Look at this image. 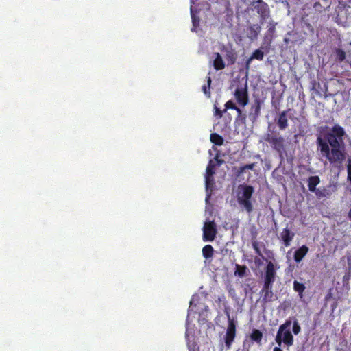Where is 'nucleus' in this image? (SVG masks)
Listing matches in <instances>:
<instances>
[{"label": "nucleus", "instance_id": "45", "mask_svg": "<svg viewBox=\"0 0 351 351\" xmlns=\"http://www.w3.org/2000/svg\"><path fill=\"white\" fill-rule=\"evenodd\" d=\"M350 274H346L343 276V282H346V281H348L349 279H350Z\"/></svg>", "mask_w": 351, "mask_h": 351}, {"label": "nucleus", "instance_id": "14", "mask_svg": "<svg viewBox=\"0 0 351 351\" xmlns=\"http://www.w3.org/2000/svg\"><path fill=\"white\" fill-rule=\"evenodd\" d=\"M289 110H284L280 113L277 120V124L281 130H285L288 127L287 113Z\"/></svg>", "mask_w": 351, "mask_h": 351}, {"label": "nucleus", "instance_id": "2", "mask_svg": "<svg viewBox=\"0 0 351 351\" xmlns=\"http://www.w3.org/2000/svg\"><path fill=\"white\" fill-rule=\"evenodd\" d=\"M241 191L238 194L237 202L241 206L245 209L248 213H251L253 210V205L251 198L254 192V187L250 185H240Z\"/></svg>", "mask_w": 351, "mask_h": 351}, {"label": "nucleus", "instance_id": "8", "mask_svg": "<svg viewBox=\"0 0 351 351\" xmlns=\"http://www.w3.org/2000/svg\"><path fill=\"white\" fill-rule=\"evenodd\" d=\"M254 10H256L261 18L265 19L269 13L268 5L263 0L254 1L252 4Z\"/></svg>", "mask_w": 351, "mask_h": 351}, {"label": "nucleus", "instance_id": "31", "mask_svg": "<svg viewBox=\"0 0 351 351\" xmlns=\"http://www.w3.org/2000/svg\"><path fill=\"white\" fill-rule=\"evenodd\" d=\"M246 116L245 114H242L241 116L237 115L236 117V122L239 124H245Z\"/></svg>", "mask_w": 351, "mask_h": 351}, {"label": "nucleus", "instance_id": "16", "mask_svg": "<svg viewBox=\"0 0 351 351\" xmlns=\"http://www.w3.org/2000/svg\"><path fill=\"white\" fill-rule=\"evenodd\" d=\"M225 59L228 62V65H232L236 62L237 54L232 49H226Z\"/></svg>", "mask_w": 351, "mask_h": 351}, {"label": "nucleus", "instance_id": "7", "mask_svg": "<svg viewBox=\"0 0 351 351\" xmlns=\"http://www.w3.org/2000/svg\"><path fill=\"white\" fill-rule=\"evenodd\" d=\"M234 97L239 105L243 107L245 106L249 101L247 86L245 85L244 88H237L234 92Z\"/></svg>", "mask_w": 351, "mask_h": 351}, {"label": "nucleus", "instance_id": "3", "mask_svg": "<svg viewBox=\"0 0 351 351\" xmlns=\"http://www.w3.org/2000/svg\"><path fill=\"white\" fill-rule=\"evenodd\" d=\"M291 321L287 319L285 322L279 326L278 330L276 336V342L280 346L283 343L287 347L291 346L293 344V336L290 331V326Z\"/></svg>", "mask_w": 351, "mask_h": 351}, {"label": "nucleus", "instance_id": "5", "mask_svg": "<svg viewBox=\"0 0 351 351\" xmlns=\"http://www.w3.org/2000/svg\"><path fill=\"white\" fill-rule=\"evenodd\" d=\"M216 225L214 221L205 223L203 228V239L204 241H213L217 234Z\"/></svg>", "mask_w": 351, "mask_h": 351}, {"label": "nucleus", "instance_id": "9", "mask_svg": "<svg viewBox=\"0 0 351 351\" xmlns=\"http://www.w3.org/2000/svg\"><path fill=\"white\" fill-rule=\"evenodd\" d=\"M295 237V234L287 227L284 228L280 233V239L285 247L291 245V243Z\"/></svg>", "mask_w": 351, "mask_h": 351}, {"label": "nucleus", "instance_id": "33", "mask_svg": "<svg viewBox=\"0 0 351 351\" xmlns=\"http://www.w3.org/2000/svg\"><path fill=\"white\" fill-rule=\"evenodd\" d=\"M213 160H215L216 162H215L216 166H220L224 162V160L223 159L219 158V156L218 154L215 155Z\"/></svg>", "mask_w": 351, "mask_h": 351}, {"label": "nucleus", "instance_id": "30", "mask_svg": "<svg viewBox=\"0 0 351 351\" xmlns=\"http://www.w3.org/2000/svg\"><path fill=\"white\" fill-rule=\"evenodd\" d=\"M293 332L297 335L300 332L301 327L297 321H295L293 324Z\"/></svg>", "mask_w": 351, "mask_h": 351}, {"label": "nucleus", "instance_id": "40", "mask_svg": "<svg viewBox=\"0 0 351 351\" xmlns=\"http://www.w3.org/2000/svg\"><path fill=\"white\" fill-rule=\"evenodd\" d=\"M245 170H246V169H245V168H244V165H243V166H241V167H239V169H238L237 174H238L239 176H240V175L243 174V173L245 172Z\"/></svg>", "mask_w": 351, "mask_h": 351}, {"label": "nucleus", "instance_id": "25", "mask_svg": "<svg viewBox=\"0 0 351 351\" xmlns=\"http://www.w3.org/2000/svg\"><path fill=\"white\" fill-rule=\"evenodd\" d=\"M264 58V52L260 49H256L251 55V59L261 61Z\"/></svg>", "mask_w": 351, "mask_h": 351}, {"label": "nucleus", "instance_id": "29", "mask_svg": "<svg viewBox=\"0 0 351 351\" xmlns=\"http://www.w3.org/2000/svg\"><path fill=\"white\" fill-rule=\"evenodd\" d=\"M274 281H269V280H263V287L262 288V289L263 290H272V288H273V284H274Z\"/></svg>", "mask_w": 351, "mask_h": 351}, {"label": "nucleus", "instance_id": "15", "mask_svg": "<svg viewBox=\"0 0 351 351\" xmlns=\"http://www.w3.org/2000/svg\"><path fill=\"white\" fill-rule=\"evenodd\" d=\"M214 56H215L213 60V67L217 71L223 69L226 66V64L221 56L218 52L215 53Z\"/></svg>", "mask_w": 351, "mask_h": 351}, {"label": "nucleus", "instance_id": "28", "mask_svg": "<svg viewBox=\"0 0 351 351\" xmlns=\"http://www.w3.org/2000/svg\"><path fill=\"white\" fill-rule=\"evenodd\" d=\"M336 58L339 62H343L346 59V52L341 49H337L335 51Z\"/></svg>", "mask_w": 351, "mask_h": 351}, {"label": "nucleus", "instance_id": "41", "mask_svg": "<svg viewBox=\"0 0 351 351\" xmlns=\"http://www.w3.org/2000/svg\"><path fill=\"white\" fill-rule=\"evenodd\" d=\"M191 16H192V21H193V26H195L196 25V23H199V20L196 19V17L193 14V12L191 11Z\"/></svg>", "mask_w": 351, "mask_h": 351}, {"label": "nucleus", "instance_id": "26", "mask_svg": "<svg viewBox=\"0 0 351 351\" xmlns=\"http://www.w3.org/2000/svg\"><path fill=\"white\" fill-rule=\"evenodd\" d=\"M210 84H211V77L210 76H208L207 77V84H205V85L202 86V88L204 93L208 97H210Z\"/></svg>", "mask_w": 351, "mask_h": 351}, {"label": "nucleus", "instance_id": "11", "mask_svg": "<svg viewBox=\"0 0 351 351\" xmlns=\"http://www.w3.org/2000/svg\"><path fill=\"white\" fill-rule=\"evenodd\" d=\"M276 277V271L274 263L271 261H269L267 263L265 267V272L264 279L275 282Z\"/></svg>", "mask_w": 351, "mask_h": 351}, {"label": "nucleus", "instance_id": "6", "mask_svg": "<svg viewBox=\"0 0 351 351\" xmlns=\"http://www.w3.org/2000/svg\"><path fill=\"white\" fill-rule=\"evenodd\" d=\"M236 337V325L233 320H230L224 337L225 344L227 349H230Z\"/></svg>", "mask_w": 351, "mask_h": 351}, {"label": "nucleus", "instance_id": "50", "mask_svg": "<svg viewBox=\"0 0 351 351\" xmlns=\"http://www.w3.org/2000/svg\"><path fill=\"white\" fill-rule=\"evenodd\" d=\"M318 4H319V3L316 1V2L315 3V4H314V7H315V8H317V5H318Z\"/></svg>", "mask_w": 351, "mask_h": 351}, {"label": "nucleus", "instance_id": "23", "mask_svg": "<svg viewBox=\"0 0 351 351\" xmlns=\"http://www.w3.org/2000/svg\"><path fill=\"white\" fill-rule=\"evenodd\" d=\"M216 165L213 160H210L206 167V176H213L215 173Z\"/></svg>", "mask_w": 351, "mask_h": 351}, {"label": "nucleus", "instance_id": "10", "mask_svg": "<svg viewBox=\"0 0 351 351\" xmlns=\"http://www.w3.org/2000/svg\"><path fill=\"white\" fill-rule=\"evenodd\" d=\"M261 113V102L259 100H255L254 103L251 106L249 118L252 122H255L258 118Z\"/></svg>", "mask_w": 351, "mask_h": 351}, {"label": "nucleus", "instance_id": "24", "mask_svg": "<svg viewBox=\"0 0 351 351\" xmlns=\"http://www.w3.org/2000/svg\"><path fill=\"white\" fill-rule=\"evenodd\" d=\"M247 269V268L245 265H239V264H236L235 275L239 277H243L246 274Z\"/></svg>", "mask_w": 351, "mask_h": 351}, {"label": "nucleus", "instance_id": "18", "mask_svg": "<svg viewBox=\"0 0 351 351\" xmlns=\"http://www.w3.org/2000/svg\"><path fill=\"white\" fill-rule=\"evenodd\" d=\"M261 297H262V303L264 304H267L269 302H271L272 300L274 293L272 290H263L261 289Z\"/></svg>", "mask_w": 351, "mask_h": 351}, {"label": "nucleus", "instance_id": "48", "mask_svg": "<svg viewBox=\"0 0 351 351\" xmlns=\"http://www.w3.org/2000/svg\"><path fill=\"white\" fill-rule=\"evenodd\" d=\"M274 31V28L271 27L269 29L268 32L272 33Z\"/></svg>", "mask_w": 351, "mask_h": 351}, {"label": "nucleus", "instance_id": "21", "mask_svg": "<svg viewBox=\"0 0 351 351\" xmlns=\"http://www.w3.org/2000/svg\"><path fill=\"white\" fill-rule=\"evenodd\" d=\"M248 30H249L248 36L250 38L254 39V38H257V36L260 32L261 27L258 25H253L249 27Z\"/></svg>", "mask_w": 351, "mask_h": 351}, {"label": "nucleus", "instance_id": "1", "mask_svg": "<svg viewBox=\"0 0 351 351\" xmlns=\"http://www.w3.org/2000/svg\"><path fill=\"white\" fill-rule=\"evenodd\" d=\"M344 128L339 124L334 125L324 135L317 138L316 143L321 154L334 167L340 169L346 158Z\"/></svg>", "mask_w": 351, "mask_h": 351}, {"label": "nucleus", "instance_id": "4", "mask_svg": "<svg viewBox=\"0 0 351 351\" xmlns=\"http://www.w3.org/2000/svg\"><path fill=\"white\" fill-rule=\"evenodd\" d=\"M264 140L269 143L271 147L276 151L280 156L285 151V138L280 136L279 133L276 132L267 133L264 137Z\"/></svg>", "mask_w": 351, "mask_h": 351}, {"label": "nucleus", "instance_id": "44", "mask_svg": "<svg viewBox=\"0 0 351 351\" xmlns=\"http://www.w3.org/2000/svg\"><path fill=\"white\" fill-rule=\"evenodd\" d=\"M234 110H236V111H237V115L241 116L242 114H243L242 113L241 110L239 108H238L237 106L236 107V109H234Z\"/></svg>", "mask_w": 351, "mask_h": 351}, {"label": "nucleus", "instance_id": "32", "mask_svg": "<svg viewBox=\"0 0 351 351\" xmlns=\"http://www.w3.org/2000/svg\"><path fill=\"white\" fill-rule=\"evenodd\" d=\"M225 107H226L225 110H226L227 109L234 110V109H236L237 106L232 100H229L225 104Z\"/></svg>", "mask_w": 351, "mask_h": 351}, {"label": "nucleus", "instance_id": "19", "mask_svg": "<svg viewBox=\"0 0 351 351\" xmlns=\"http://www.w3.org/2000/svg\"><path fill=\"white\" fill-rule=\"evenodd\" d=\"M306 289V287L303 283L299 282L297 280L293 281V290L298 293V295L300 298H302L304 296V291Z\"/></svg>", "mask_w": 351, "mask_h": 351}, {"label": "nucleus", "instance_id": "42", "mask_svg": "<svg viewBox=\"0 0 351 351\" xmlns=\"http://www.w3.org/2000/svg\"><path fill=\"white\" fill-rule=\"evenodd\" d=\"M254 59H251V56L246 60L245 67L246 69H249L250 63Z\"/></svg>", "mask_w": 351, "mask_h": 351}, {"label": "nucleus", "instance_id": "51", "mask_svg": "<svg viewBox=\"0 0 351 351\" xmlns=\"http://www.w3.org/2000/svg\"><path fill=\"white\" fill-rule=\"evenodd\" d=\"M218 300H219V302H220L221 301V298H218Z\"/></svg>", "mask_w": 351, "mask_h": 351}, {"label": "nucleus", "instance_id": "27", "mask_svg": "<svg viewBox=\"0 0 351 351\" xmlns=\"http://www.w3.org/2000/svg\"><path fill=\"white\" fill-rule=\"evenodd\" d=\"M205 183L206 190L210 189L212 191L213 187L215 184V180L213 179V176H205Z\"/></svg>", "mask_w": 351, "mask_h": 351}, {"label": "nucleus", "instance_id": "36", "mask_svg": "<svg viewBox=\"0 0 351 351\" xmlns=\"http://www.w3.org/2000/svg\"><path fill=\"white\" fill-rule=\"evenodd\" d=\"M312 192L315 193V195L317 197H322L324 196V193L321 190H319V189H315V191H312Z\"/></svg>", "mask_w": 351, "mask_h": 351}, {"label": "nucleus", "instance_id": "39", "mask_svg": "<svg viewBox=\"0 0 351 351\" xmlns=\"http://www.w3.org/2000/svg\"><path fill=\"white\" fill-rule=\"evenodd\" d=\"M215 115L221 118L223 115V111L215 107Z\"/></svg>", "mask_w": 351, "mask_h": 351}, {"label": "nucleus", "instance_id": "47", "mask_svg": "<svg viewBox=\"0 0 351 351\" xmlns=\"http://www.w3.org/2000/svg\"><path fill=\"white\" fill-rule=\"evenodd\" d=\"M326 6H328V0H322Z\"/></svg>", "mask_w": 351, "mask_h": 351}, {"label": "nucleus", "instance_id": "37", "mask_svg": "<svg viewBox=\"0 0 351 351\" xmlns=\"http://www.w3.org/2000/svg\"><path fill=\"white\" fill-rule=\"evenodd\" d=\"M230 308L228 306H226L225 308H224V313H225L226 315L228 317V322H230V320H232L230 319Z\"/></svg>", "mask_w": 351, "mask_h": 351}, {"label": "nucleus", "instance_id": "38", "mask_svg": "<svg viewBox=\"0 0 351 351\" xmlns=\"http://www.w3.org/2000/svg\"><path fill=\"white\" fill-rule=\"evenodd\" d=\"M255 167V163H250L244 165V168L246 169L252 170Z\"/></svg>", "mask_w": 351, "mask_h": 351}, {"label": "nucleus", "instance_id": "22", "mask_svg": "<svg viewBox=\"0 0 351 351\" xmlns=\"http://www.w3.org/2000/svg\"><path fill=\"white\" fill-rule=\"evenodd\" d=\"M210 141L213 144L218 145V146L222 145L223 144V141H224L223 138L221 135H219L217 133L211 134L210 136Z\"/></svg>", "mask_w": 351, "mask_h": 351}, {"label": "nucleus", "instance_id": "46", "mask_svg": "<svg viewBox=\"0 0 351 351\" xmlns=\"http://www.w3.org/2000/svg\"><path fill=\"white\" fill-rule=\"evenodd\" d=\"M273 351H282V350L279 347H275L274 348V350Z\"/></svg>", "mask_w": 351, "mask_h": 351}, {"label": "nucleus", "instance_id": "34", "mask_svg": "<svg viewBox=\"0 0 351 351\" xmlns=\"http://www.w3.org/2000/svg\"><path fill=\"white\" fill-rule=\"evenodd\" d=\"M252 247L258 255H259V256L262 255L261 252L258 247V243L257 242H256V241L253 242Z\"/></svg>", "mask_w": 351, "mask_h": 351}, {"label": "nucleus", "instance_id": "20", "mask_svg": "<svg viewBox=\"0 0 351 351\" xmlns=\"http://www.w3.org/2000/svg\"><path fill=\"white\" fill-rule=\"evenodd\" d=\"M202 255L204 258L210 259L214 255V248L211 245H206L202 249Z\"/></svg>", "mask_w": 351, "mask_h": 351}, {"label": "nucleus", "instance_id": "35", "mask_svg": "<svg viewBox=\"0 0 351 351\" xmlns=\"http://www.w3.org/2000/svg\"><path fill=\"white\" fill-rule=\"evenodd\" d=\"M348 171V180L351 184V163H349L347 166Z\"/></svg>", "mask_w": 351, "mask_h": 351}, {"label": "nucleus", "instance_id": "17", "mask_svg": "<svg viewBox=\"0 0 351 351\" xmlns=\"http://www.w3.org/2000/svg\"><path fill=\"white\" fill-rule=\"evenodd\" d=\"M320 178L317 176H310L308 178V190L311 191H315L316 186L319 184Z\"/></svg>", "mask_w": 351, "mask_h": 351}, {"label": "nucleus", "instance_id": "12", "mask_svg": "<svg viewBox=\"0 0 351 351\" xmlns=\"http://www.w3.org/2000/svg\"><path fill=\"white\" fill-rule=\"evenodd\" d=\"M308 247L303 245L302 246L300 247L298 249H297L293 255V258L295 263H299L307 254L308 252Z\"/></svg>", "mask_w": 351, "mask_h": 351}, {"label": "nucleus", "instance_id": "49", "mask_svg": "<svg viewBox=\"0 0 351 351\" xmlns=\"http://www.w3.org/2000/svg\"><path fill=\"white\" fill-rule=\"evenodd\" d=\"M348 217L350 219H351V208L350 210H349V213H348Z\"/></svg>", "mask_w": 351, "mask_h": 351}, {"label": "nucleus", "instance_id": "13", "mask_svg": "<svg viewBox=\"0 0 351 351\" xmlns=\"http://www.w3.org/2000/svg\"><path fill=\"white\" fill-rule=\"evenodd\" d=\"M263 332L258 329H253L250 335V339L252 343H256L258 346L263 345Z\"/></svg>", "mask_w": 351, "mask_h": 351}, {"label": "nucleus", "instance_id": "43", "mask_svg": "<svg viewBox=\"0 0 351 351\" xmlns=\"http://www.w3.org/2000/svg\"><path fill=\"white\" fill-rule=\"evenodd\" d=\"M189 351H199V350L195 348V345H193V346H189Z\"/></svg>", "mask_w": 351, "mask_h": 351}]
</instances>
